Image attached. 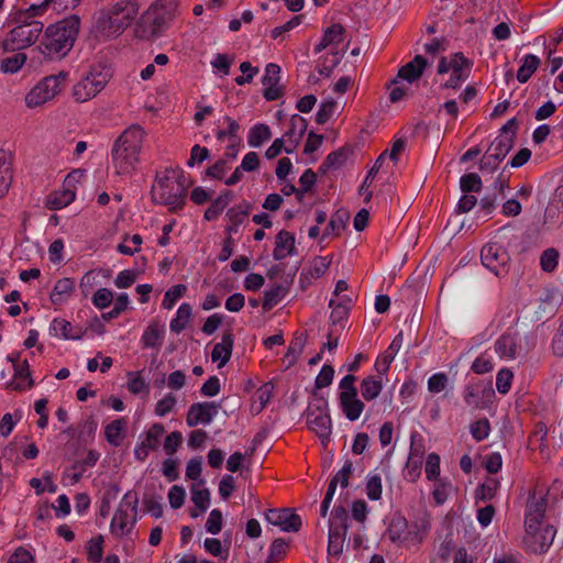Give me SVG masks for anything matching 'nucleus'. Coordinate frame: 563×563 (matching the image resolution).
Returning <instances> with one entry per match:
<instances>
[{
    "instance_id": "1",
    "label": "nucleus",
    "mask_w": 563,
    "mask_h": 563,
    "mask_svg": "<svg viewBox=\"0 0 563 563\" xmlns=\"http://www.w3.org/2000/svg\"><path fill=\"white\" fill-rule=\"evenodd\" d=\"M80 30L78 15H69L49 24L41 42V52L49 59L64 58L74 47Z\"/></svg>"
},
{
    "instance_id": "2",
    "label": "nucleus",
    "mask_w": 563,
    "mask_h": 563,
    "mask_svg": "<svg viewBox=\"0 0 563 563\" xmlns=\"http://www.w3.org/2000/svg\"><path fill=\"white\" fill-rule=\"evenodd\" d=\"M145 131L136 124L126 128L114 141L111 157L118 175L131 174L140 161Z\"/></svg>"
},
{
    "instance_id": "3",
    "label": "nucleus",
    "mask_w": 563,
    "mask_h": 563,
    "mask_svg": "<svg viewBox=\"0 0 563 563\" xmlns=\"http://www.w3.org/2000/svg\"><path fill=\"white\" fill-rule=\"evenodd\" d=\"M189 186L183 169L166 168L163 176L156 177L152 192L155 201L167 206L169 211L177 212L185 205Z\"/></svg>"
},
{
    "instance_id": "4",
    "label": "nucleus",
    "mask_w": 563,
    "mask_h": 563,
    "mask_svg": "<svg viewBox=\"0 0 563 563\" xmlns=\"http://www.w3.org/2000/svg\"><path fill=\"white\" fill-rule=\"evenodd\" d=\"M430 530V517L422 515L408 522L402 516H394L387 529L388 539L399 545L410 548L422 543Z\"/></svg>"
},
{
    "instance_id": "5",
    "label": "nucleus",
    "mask_w": 563,
    "mask_h": 563,
    "mask_svg": "<svg viewBox=\"0 0 563 563\" xmlns=\"http://www.w3.org/2000/svg\"><path fill=\"white\" fill-rule=\"evenodd\" d=\"M135 0H121L98 12L97 26L108 34L121 33L139 14Z\"/></svg>"
},
{
    "instance_id": "6",
    "label": "nucleus",
    "mask_w": 563,
    "mask_h": 563,
    "mask_svg": "<svg viewBox=\"0 0 563 563\" xmlns=\"http://www.w3.org/2000/svg\"><path fill=\"white\" fill-rule=\"evenodd\" d=\"M177 13V0H156L143 16L147 34L151 37L162 35L172 25Z\"/></svg>"
},
{
    "instance_id": "7",
    "label": "nucleus",
    "mask_w": 563,
    "mask_h": 563,
    "mask_svg": "<svg viewBox=\"0 0 563 563\" xmlns=\"http://www.w3.org/2000/svg\"><path fill=\"white\" fill-rule=\"evenodd\" d=\"M111 74L100 66L91 67L82 74L73 87V97L77 102H86L95 98L108 84Z\"/></svg>"
},
{
    "instance_id": "8",
    "label": "nucleus",
    "mask_w": 563,
    "mask_h": 563,
    "mask_svg": "<svg viewBox=\"0 0 563 563\" xmlns=\"http://www.w3.org/2000/svg\"><path fill=\"white\" fill-rule=\"evenodd\" d=\"M139 499L135 493L128 492L121 499L110 523V529L117 537L129 534L137 520Z\"/></svg>"
},
{
    "instance_id": "9",
    "label": "nucleus",
    "mask_w": 563,
    "mask_h": 563,
    "mask_svg": "<svg viewBox=\"0 0 563 563\" xmlns=\"http://www.w3.org/2000/svg\"><path fill=\"white\" fill-rule=\"evenodd\" d=\"M472 66L471 59L462 53H454L440 58L437 71L439 75L451 73L443 87L456 89L468 78Z\"/></svg>"
},
{
    "instance_id": "10",
    "label": "nucleus",
    "mask_w": 563,
    "mask_h": 563,
    "mask_svg": "<svg viewBox=\"0 0 563 563\" xmlns=\"http://www.w3.org/2000/svg\"><path fill=\"white\" fill-rule=\"evenodd\" d=\"M67 71H60L57 75H51L40 81L25 97L29 108H36L46 101L53 99L59 93L66 84Z\"/></svg>"
},
{
    "instance_id": "11",
    "label": "nucleus",
    "mask_w": 563,
    "mask_h": 563,
    "mask_svg": "<svg viewBox=\"0 0 563 563\" xmlns=\"http://www.w3.org/2000/svg\"><path fill=\"white\" fill-rule=\"evenodd\" d=\"M42 22H33L29 25H15L3 41L5 52H15L33 45L43 32Z\"/></svg>"
},
{
    "instance_id": "12",
    "label": "nucleus",
    "mask_w": 563,
    "mask_h": 563,
    "mask_svg": "<svg viewBox=\"0 0 563 563\" xmlns=\"http://www.w3.org/2000/svg\"><path fill=\"white\" fill-rule=\"evenodd\" d=\"M351 301L347 296L344 295L340 301H336L335 298H331L329 301V307L332 309L330 314L331 329L328 332V341L323 344V347H327L329 351H332L338 347L339 338L345 327V322L349 316V302Z\"/></svg>"
},
{
    "instance_id": "13",
    "label": "nucleus",
    "mask_w": 563,
    "mask_h": 563,
    "mask_svg": "<svg viewBox=\"0 0 563 563\" xmlns=\"http://www.w3.org/2000/svg\"><path fill=\"white\" fill-rule=\"evenodd\" d=\"M555 530L550 525L526 526L525 544L532 553H544L552 544Z\"/></svg>"
},
{
    "instance_id": "14",
    "label": "nucleus",
    "mask_w": 563,
    "mask_h": 563,
    "mask_svg": "<svg viewBox=\"0 0 563 563\" xmlns=\"http://www.w3.org/2000/svg\"><path fill=\"white\" fill-rule=\"evenodd\" d=\"M483 265L490 269L496 276L504 275L508 271L509 254L498 243H488L481 252Z\"/></svg>"
},
{
    "instance_id": "15",
    "label": "nucleus",
    "mask_w": 563,
    "mask_h": 563,
    "mask_svg": "<svg viewBox=\"0 0 563 563\" xmlns=\"http://www.w3.org/2000/svg\"><path fill=\"white\" fill-rule=\"evenodd\" d=\"M220 406L214 401L192 404L187 412L186 423L189 427L209 424L218 415Z\"/></svg>"
},
{
    "instance_id": "16",
    "label": "nucleus",
    "mask_w": 563,
    "mask_h": 563,
    "mask_svg": "<svg viewBox=\"0 0 563 563\" xmlns=\"http://www.w3.org/2000/svg\"><path fill=\"white\" fill-rule=\"evenodd\" d=\"M265 518L286 532H297L301 527V518L290 508L269 509Z\"/></svg>"
},
{
    "instance_id": "17",
    "label": "nucleus",
    "mask_w": 563,
    "mask_h": 563,
    "mask_svg": "<svg viewBox=\"0 0 563 563\" xmlns=\"http://www.w3.org/2000/svg\"><path fill=\"white\" fill-rule=\"evenodd\" d=\"M324 23L328 25L324 27L322 37L319 42V51L321 48H335L344 41V27L340 22H335L332 18L328 21V16L324 18Z\"/></svg>"
},
{
    "instance_id": "18",
    "label": "nucleus",
    "mask_w": 563,
    "mask_h": 563,
    "mask_svg": "<svg viewBox=\"0 0 563 563\" xmlns=\"http://www.w3.org/2000/svg\"><path fill=\"white\" fill-rule=\"evenodd\" d=\"M515 124V120H510L503 128V132L492 142L487 152L498 158L500 162L506 157L514 146V134L508 132V126Z\"/></svg>"
},
{
    "instance_id": "19",
    "label": "nucleus",
    "mask_w": 563,
    "mask_h": 563,
    "mask_svg": "<svg viewBox=\"0 0 563 563\" xmlns=\"http://www.w3.org/2000/svg\"><path fill=\"white\" fill-rule=\"evenodd\" d=\"M346 519L347 515L344 508L335 507L330 516V529L329 537L331 538V543L339 542L342 543L346 533Z\"/></svg>"
},
{
    "instance_id": "20",
    "label": "nucleus",
    "mask_w": 563,
    "mask_h": 563,
    "mask_svg": "<svg viewBox=\"0 0 563 563\" xmlns=\"http://www.w3.org/2000/svg\"><path fill=\"white\" fill-rule=\"evenodd\" d=\"M234 338L231 331L224 332L221 342L214 344L211 352L213 362L220 361L218 367L224 366L231 358Z\"/></svg>"
},
{
    "instance_id": "21",
    "label": "nucleus",
    "mask_w": 563,
    "mask_h": 563,
    "mask_svg": "<svg viewBox=\"0 0 563 563\" xmlns=\"http://www.w3.org/2000/svg\"><path fill=\"white\" fill-rule=\"evenodd\" d=\"M339 401L340 407L343 412V415L350 420L355 421L357 420L364 408V402L358 398L357 393L356 394H350V395H339Z\"/></svg>"
},
{
    "instance_id": "22",
    "label": "nucleus",
    "mask_w": 563,
    "mask_h": 563,
    "mask_svg": "<svg viewBox=\"0 0 563 563\" xmlns=\"http://www.w3.org/2000/svg\"><path fill=\"white\" fill-rule=\"evenodd\" d=\"M75 291V282L71 278L58 279L51 292L49 299L54 306L66 303Z\"/></svg>"
},
{
    "instance_id": "23",
    "label": "nucleus",
    "mask_w": 563,
    "mask_h": 563,
    "mask_svg": "<svg viewBox=\"0 0 563 563\" xmlns=\"http://www.w3.org/2000/svg\"><path fill=\"white\" fill-rule=\"evenodd\" d=\"M52 335L65 340H80L84 335L81 329H75L70 322L62 318H55L49 327Z\"/></svg>"
},
{
    "instance_id": "24",
    "label": "nucleus",
    "mask_w": 563,
    "mask_h": 563,
    "mask_svg": "<svg viewBox=\"0 0 563 563\" xmlns=\"http://www.w3.org/2000/svg\"><path fill=\"white\" fill-rule=\"evenodd\" d=\"M13 369V378L9 382L8 388L11 390L23 391L33 386V380L31 378V372L26 360H24L21 365H18Z\"/></svg>"
},
{
    "instance_id": "25",
    "label": "nucleus",
    "mask_w": 563,
    "mask_h": 563,
    "mask_svg": "<svg viewBox=\"0 0 563 563\" xmlns=\"http://www.w3.org/2000/svg\"><path fill=\"white\" fill-rule=\"evenodd\" d=\"M294 247V235L286 230H282L280 232H278L275 239V249L273 251V257L276 261L284 260L292 253Z\"/></svg>"
},
{
    "instance_id": "26",
    "label": "nucleus",
    "mask_w": 563,
    "mask_h": 563,
    "mask_svg": "<svg viewBox=\"0 0 563 563\" xmlns=\"http://www.w3.org/2000/svg\"><path fill=\"white\" fill-rule=\"evenodd\" d=\"M426 66L427 59L421 55H417L411 62L399 69L397 77L412 82L422 76Z\"/></svg>"
},
{
    "instance_id": "27",
    "label": "nucleus",
    "mask_w": 563,
    "mask_h": 563,
    "mask_svg": "<svg viewBox=\"0 0 563 563\" xmlns=\"http://www.w3.org/2000/svg\"><path fill=\"white\" fill-rule=\"evenodd\" d=\"M518 336L512 333H505L495 342V350L503 358H515L518 352Z\"/></svg>"
},
{
    "instance_id": "28",
    "label": "nucleus",
    "mask_w": 563,
    "mask_h": 563,
    "mask_svg": "<svg viewBox=\"0 0 563 563\" xmlns=\"http://www.w3.org/2000/svg\"><path fill=\"white\" fill-rule=\"evenodd\" d=\"M164 334V327L156 322H152L142 334L141 342L143 347L158 350L163 343Z\"/></svg>"
},
{
    "instance_id": "29",
    "label": "nucleus",
    "mask_w": 563,
    "mask_h": 563,
    "mask_svg": "<svg viewBox=\"0 0 563 563\" xmlns=\"http://www.w3.org/2000/svg\"><path fill=\"white\" fill-rule=\"evenodd\" d=\"M350 216L346 210H339L335 214H333L327 224L321 240H331L344 230L345 223L349 220Z\"/></svg>"
},
{
    "instance_id": "30",
    "label": "nucleus",
    "mask_w": 563,
    "mask_h": 563,
    "mask_svg": "<svg viewBox=\"0 0 563 563\" xmlns=\"http://www.w3.org/2000/svg\"><path fill=\"white\" fill-rule=\"evenodd\" d=\"M250 211L251 205L249 202H243L230 208L227 212V217L229 219L227 231L230 233L238 232L239 227L244 222Z\"/></svg>"
},
{
    "instance_id": "31",
    "label": "nucleus",
    "mask_w": 563,
    "mask_h": 563,
    "mask_svg": "<svg viewBox=\"0 0 563 563\" xmlns=\"http://www.w3.org/2000/svg\"><path fill=\"white\" fill-rule=\"evenodd\" d=\"M361 395L364 400L372 401L376 399L383 390L380 377L367 376L361 382Z\"/></svg>"
},
{
    "instance_id": "32",
    "label": "nucleus",
    "mask_w": 563,
    "mask_h": 563,
    "mask_svg": "<svg viewBox=\"0 0 563 563\" xmlns=\"http://www.w3.org/2000/svg\"><path fill=\"white\" fill-rule=\"evenodd\" d=\"M75 199V191L71 189H64L62 191L52 192L47 197L46 206L51 210H58L67 207Z\"/></svg>"
},
{
    "instance_id": "33",
    "label": "nucleus",
    "mask_w": 563,
    "mask_h": 563,
    "mask_svg": "<svg viewBox=\"0 0 563 563\" xmlns=\"http://www.w3.org/2000/svg\"><path fill=\"white\" fill-rule=\"evenodd\" d=\"M540 59L536 55L529 54L522 58V63L517 71V79L519 82H527L533 73L540 66Z\"/></svg>"
},
{
    "instance_id": "34",
    "label": "nucleus",
    "mask_w": 563,
    "mask_h": 563,
    "mask_svg": "<svg viewBox=\"0 0 563 563\" xmlns=\"http://www.w3.org/2000/svg\"><path fill=\"white\" fill-rule=\"evenodd\" d=\"M191 306L184 302L179 306L176 317L170 321L169 328L174 333H180L187 327L191 317Z\"/></svg>"
},
{
    "instance_id": "35",
    "label": "nucleus",
    "mask_w": 563,
    "mask_h": 563,
    "mask_svg": "<svg viewBox=\"0 0 563 563\" xmlns=\"http://www.w3.org/2000/svg\"><path fill=\"white\" fill-rule=\"evenodd\" d=\"M547 503L544 499L533 500L528 505L526 526H541L542 518L545 512Z\"/></svg>"
},
{
    "instance_id": "36",
    "label": "nucleus",
    "mask_w": 563,
    "mask_h": 563,
    "mask_svg": "<svg viewBox=\"0 0 563 563\" xmlns=\"http://www.w3.org/2000/svg\"><path fill=\"white\" fill-rule=\"evenodd\" d=\"M271 136L272 133L269 126L263 123H257L251 128L247 142L252 147H260L264 142L268 141Z\"/></svg>"
},
{
    "instance_id": "37",
    "label": "nucleus",
    "mask_w": 563,
    "mask_h": 563,
    "mask_svg": "<svg viewBox=\"0 0 563 563\" xmlns=\"http://www.w3.org/2000/svg\"><path fill=\"white\" fill-rule=\"evenodd\" d=\"M307 338L308 335L306 331L296 332L295 338L288 347L287 354L285 355V360H288L287 366H290L295 363L296 357L301 353L307 342Z\"/></svg>"
},
{
    "instance_id": "38",
    "label": "nucleus",
    "mask_w": 563,
    "mask_h": 563,
    "mask_svg": "<svg viewBox=\"0 0 563 563\" xmlns=\"http://www.w3.org/2000/svg\"><path fill=\"white\" fill-rule=\"evenodd\" d=\"M349 151L345 148H340L330 153L324 159L321 169L323 172H328L331 169H336L341 167L347 159Z\"/></svg>"
},
{
    "instance_id": "39",
    "label": "nucleus",
    "mask_w": 563,
    "mask_h": 563,
    "mask_svg": "<svg viewBox=\"0 0 563 563\" xmlns=\"http://www.w3.org/2000/svg\"><path fill=\"white\" fill-rule=\"evenodd\" d=\"M12 181L11 164L4 153H0V198L8 191Z\"/></svg>"
},
{
    "instance_id": "40",
    "label": "nucleus",
    "mask_w": 563,
    "mask_h": 563,
    "mask_svg": "<svg viewBox=\"0 0 563 563\" xmlns=\"http://www.w3.org/2000/svg\"><path fill=\"white\" fill-rule=\"evenodd\" d=\"M285 289L282 285L276 284L269 289H267L264 294L263 309L268 311L273 309L284 297Z\"/></svg>"
},
{
    "instance_id": "41",
    "label": "nucleus",
    "mask_w": 563,
    "mask_h": 563,
    "mask_svg": "<svg viewBox=\"0 0 563 563\" xmlns=\"http://www.w3.org/2000/svg\"><path fill=\"white\" fill-rule=\"evenodd\" d=\"M142 242L143 240L140 234L124 235L122 243L117 246V251L124 255H134L139 252Z\"/></svg>"
},
{
    "instance_id": "42",
    "label": "nucleus",
    "mask_w": 563,
    "mask_h": 563,
    "mask_svg": "<svg viewBox=\"0 0 563 563\" xmlns=\"http://www.w3.org/2000/svg\"><path fill=\"white\" fill-rule=\"evenodd\" d=\"M124 424L125 422L123 419H117L107 424L104 435L111 445L118 446L120 444L121 433L123 431Z\"/></svg>"
},
{
    "instance_id": "43",
    "label": "nucleus",
    "mask_w": 563,
    "mask_h": 563,
    "mask_svg": "<svg viewBox=\"0 0 563 563\" xmlns=\"http://www.w3.org/2000/svg\"><path fill=\"white\" fill-rule=\"evenodd\" d=\"M187 287L183 284H177L170 287L164 295L162 307L170 310L176 302L185 295Z\"/></svg>"
},
{
    "instance_id": "44",
    "label": "nucleus",
    "mask_w": 563,
    "mask_h": 563,
    "mask_svg": "<svg viewBox=\"0 0 563 563\" xmlns=\"http://www.w3.org/2000/svg\"><path fill=\"white\" fill-rule=\"evenodd\" d=\"M422 463V453L416 449H411L408 462L406 464L407 475L411 481H415L420 475Z\"/></svg>"
},
{
    "instance_id": "45",
    "label": "nucleus",
    "mask_w": 563,
    "mask_h": 563,
    "mask_svg": "<svg viewBox=\"0 0 563 563\" xmlns=\"http://www.w3.org/2000/svg\"><path fill=\"white\" fill-rule=\"evenodd\" d=\"M26 62L24 53H16L1 62L0 69L7 74H14L19 71Z\"/></svg>"
},
{
    "instance_id": "46",
    "label": "nucleus",
    "mask_w": 563,
    "mask_h": 563,
    "mask_svg": "<svg viewBox=\"0 0 563 563\" xmlns=\"http://www.w3.org/2000/svg\"><path fill=\"white\" fill-rule=\"evenodd\" d=\"M103 538L102 536H98L88 541L86 550L88 560L91 563H99L102 559L103 554Z\"/></svg>"
},
{
    "instance_id": "47",
    "label": "nucleus",
    "mask_w": 563,
    "mask_h": 563,
    "mask_svg": "<svg viewBox=\"0 0 563 563\" xmlns=\"http://www.w3.org/2000/svg\"><path fill=\"white\" fill-rule=\"evenodd\" d=\"M560 254L558 250L550 247L542 252L540 256V266L542 271L552 273L555 271L559 263Z\"/></svg>"
},
{
    "instance_id": "48",
    "label": "nucleus",
    "mask_w": 563,
    "mask_h": 563,
    "mask_svg": "<svg viewBox=\"0 0 563 563\" xmlns=\"http://www.w3.org/2000/svg\"><path fill=\"white\" fill-rule=\"evenodd\" d=\"M342 55L335 48H330V52H327L322 58V68H319V75L329 76L331 71L335 68V66L340 63Z\"/></svg>"
},
{
    "instance_id": "49",
    "label": "nucleus",
    "mask_w": 563,
    "mask_h": 563,
    "mask_svg": "<svg viewBox=\"0 0 563 563\" xmlns=\"http://www.w3.org/2000/svg\"><path fill=\"white\" fill-rule=\"evenodd\" d=\"M224 121L228 123V129L217 131L216 136L218 141L222 142L228 137L231 140V143L236 142L239 140L240 124L229 115L224 117Z\"/></svg>"
},
{
    "instance_id": "50",
    "label": "nucleus",
    "mask_w": 563,
    "mask_h": 563,
    "mask_svg": "<svg viewBox=\"0 0 563 563\" xmlns=\"http://www.w3.org/2000/svg\"><path fill=\"white\" fill-rule=\"evenodd\" d=\"M164 432V426L162 423H155L148 429L145 439L142 442L146 444L147 448L156 450L159 445V441Z\"/></svg>"
},
{
    "instance_id": "51",
    "label": "nucleus",
    "mask_w": 563,
    "mask_h": 563,
    "mask_svg": "<svg viewBox=\"0 0 563 563\" xmlns=\"http://www.w3.org/2000/svg\"><path fill=\"white\" fill-rule=\"evenodd\" d=\"M339 103L334 99H324L319 107V124H323L338 113Z\"/></svg>"
},
{
    "instance_id": "52",
    "label": "nucleus",
    "mask_w": 563,
    "mask_h": 563,
    "mask_svg": "<svg viewBox=\"0 0 563 563\" xmlns=\"http://www.w3.org/2000/svg\"><path fill=\"white\" fill-rule=\"evenodd\" d=\"M289 544L284 539H275L271 545L269 556L266 563L283 560L287 554Z\"/></svg>"
},
{
    "instance_id": "53",
    "label": "nucleus",
    "mask_w": 563,
    "mask_h": 563,
    "mask_svg": "<svg viewBox=\"0 0 563 563\" xmlns=\"http://www.w3.org/2000/svg\"><path fill=\"white\" fill-rule=\"evenodd\" d=\"M317 175L312 169H307L299 178L300 187L298 188V200L302 201L305 195L312 188Z\"/></svg>"
},
{
    "instance_id": "54",
    "label": "nucleus",
    "mask_w": 563,
    "mask_h": 563,
    "mask_svg": "<svg viewBox=\"0 0 563 563\" xmlns=\"http://www.w3.org/2000/svg\"><path fill=\"white\" fill-rule=\"evenodd\" d=\"M512 379L514 373L508 368H501L496 377L497 390L503 395L507 394L511 388Z\"/></svg>"
},
{
    "instance_id": "55",
    "label": "nucleus",
    "mask_w": 563,
    "mask_h": 563,
    "mask_svg": "<svg viewBox=\"0 0 563 563\" xmlns=\"http://www.w3.org/2000/svg\"><path fill=\"white\" fill-rule=\"evenodd\" d=\"M482 188V180L475 173H470L461 178V189L463 192H477Z\"/></svg>"
},
{
    "instance_id": "56",
    "label": "nucleus",
    "mask_w": 563,
    "mask_h": 563,
    "mask_svg": "<svg viewBox=\"0 0 563 563\" xmlns=\"http://www.w3.org/2000/svg\"><path fill=\"white\" fill-rule=\"evenodd\" d=\"M366 494L372 500H377L382 496V478L378 474L371 475L366 483Z\"/></svg>"
},
{
    "instance_id": "57",
    "label": "nucleus",
    "mask_w": 563,
    "mask_h": 563,
    "mask_svg": "<svg viewBox=\"0 0 563 563\" xmlns=\"http://www.w3.org/2000/svg\"><path fill=\"white\" fill-rule=\"evenodd\" d=\"M448 383H449V378H448V376L444 373L433 374L428 379V390L431 394L441 393V391H443L446 388Z\"/></svg>"
},
{
    "instance_id": "58",
    "label": "nucleus",
    "mask_w": 563,
    "mask_h": 563,
    "mask_svg": "<svg viewBox=\"0 0 563 563\" xmlns=\"http://www.w3.org/2000/svg\"><path fill=\"white\" fill-rule=\"evenodd\" d=\"M498 488V482L495 479H488L476 492V498L483 501L490 500L494 498Z\"/></svg>"
},
{
    "instance_id": "59",
    "label": "nucleus",
    "mask_w": 563,
    "mask_h": 563,
    "mask_svg": "<svg viewBox=\"0 0 563 563\" xmlns=\"http://www.w3.org/2000/svg\"><path fill=\"white\" fill-rule=\"evenodd\" d=\"M307 121L301 115L294 114L291 117L290 129L287 134H289L290 136H295L296 139H300L307 131Z\"/></svg>"
},
{
    "instance_id": "60",
    "label": "nucleus",
    "mask_w": 563,
    "mask_h": 563,
    "mask_svg": "<svg viewBox=\"0 0 563 563\" xmlns=\"http://www.w3.org/2000/svg\"><path fill=\"white\" fill-rule=\"evenodd\" d=\"M113 300V292L108 288L98 289L93 297L92 302L99 309H104L111 305Z\"/></svg>"
},
{
    "instance_id": "61",
    "label": "nucleus",
    "mask_w": 563,
    "mask_h": 563,
    "mask_svg": "<svg viewBox=\"0 0 563 563\" xmlns=\"http://www.w3.org/2000/svg\"><path fill=\"white\" fill-rule=\"evenodd\" d=\"M490 426L487 419H481L472 423L471 433L476 441L486 439L489 434Z\"/></svg>"
},
{
    "instance_id": "62",
    "label": "nucleus",
    "mask_w": 563,
    "mask_h": 563,
    "mask_svg": "<svg viewBox=\"0 0 563 563\" xmlns=\"http://www.w3.org/2000/svg\"><path fill=\"white\" fill-rule=\"evenodd\" d=\"M222 529V512L219 509H213L209 514L206 522V530L211 534H218Z\"/></svg>"
},
{
    "instance_id": "63",
    "label": "nucleus",
    "mask_w": 563,
    "mask_h": 563,
    "mask_svg": "<svg viewBox=\"0 0 563 563\" xmlns=\"http://www.w3.org/2000/svg\"><path fill=\"white\" fill-rule=\"evenodd\" d=\"M192 503L200 509L201 512L206 511L210 505V493L207 488L195 489L192 488Z\"/></svg>"
},
{
    "instance_id": "64",
    "label": "nucleus",
    "mask_w": 563,
    "mask_h": 563,
    "mask_svg": "<svg viewBox=\"0 0 563 563\" xmlns=\"http://www.w3.org/2000/svg\"><path fill=\"white\" fill-rule=\"evenodd\" d=\"M183 443V435L179 431L169 433L164 441V451L167 455H173Z\"/></svg>"
}]
</instances>
